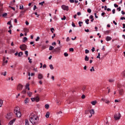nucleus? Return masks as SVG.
Here are the masks:
<instances>
[{
    "label": "nucleus",
    "instance_id": "c9c22d12",
    "mask_svg": "<svg viewBox=\"0 0 125 125\" xmlns=\"http://www.w3.org/2000/svg\"><path fill=\"white\" fill-rule=\"evenodd\" d=\"M89 21V20H88V19H86L85 20V23H86V24H87V25H88V24H89V23L88 22Z\"/></svg>",
    "mask_w": 125,
    "mask_h": 125
},
{
    "label": "nucleus",
    "instance_id": "ddd939ff",
    "mask_svg": "<svg viewBox=\"0 0 125 125\" xmlns=\"http://www.w3.org/2000/svg\"><path fill=\"white\" fill-rule=\"evenodd\" d=\"M35 100L36 102H39L40 101V97L37 96L35 98Z\"/></svg>",
    "mask_w": 125,
    "mask_h": 125
},
{
    "label": "nucleus",
    "instance_id": "c03bdc74",
    "mask_svg": "<svg viewBox=\"0 0 125 125\" xmlns=\"http://www.w3.org/2000/svg\"><path fill=\"white\" fill-rule=\"evenodd\" d=\"M40 41V37L38 36L36 39V42H39Z\"/></svg>",
    "mask_w": 125,
    "mask_h": 125
},
{
    "label": "nucleus",
    "instance_id": "79ce46f5",
    "mask_svg": "<svg viewBox=\"0 0 125 125\" xmlns=\"http://www.w3.org/2000/svg\"><path fill=\"white\" fill-rule=\"evenodd\" d=\"M85 53L87 54V53H89V50H87V49H85Z\"/></svg>",
    "mask_w": 125,
    "mask_h": 125
},
{
    "label": "nucleus",
    "instance_id": "aec40b11",
    "mask_svg": "<svg viewBox=\"0 0 125 125\" xmlns=\"http://www.w3.org/2000/svg\"><path fill=\"white\" fill-rule=\"evenodd\" d=\"M90 72H94L95 69H94V67L92 66L91 68L90 69Z\"/></svg>",
    "mask_w": 125,
    "mask_h": 125
},
{
    "label": "nucleus",
    "instance_id": "4468645a",
    "mask_svg": "<svg viewBox=\"0 0 125 125\" xmlns=\"http://www.w3.org/2000/svg\"><path fill=\"white\" fill-rule=\"evenodd\" d=\"M119 94H120V95H123V94H124V90L123 89H120L119 90Z\"/></svg>",
    "mask_w": 125,
    "mask_h": 125
},
{
    "label": "nucleus",
    "instance_id": "9d476101",
    "mask_svg": "<svg viewBox=\"0 0 125 125\" xmlns=\"http://www.w3.org/2000/svg\"><path fill=\"white\" fill-rule=\"evenodd\" d=\"M89 112L91 115L89 116V118H91L92 117V115H94V109H91Z\"/></svg>",
    "mask_w": 125,
    "mask_h": 125
},
{
    "label": "nucleus",
    "instance_id": "2f4dec72",
    "mask_svg": "<svg viewBox=\"0 0 125 125\" xmlns=\"http://www.w3.org/2000/svg\"><path fill=\"white\" fill-rule=\"evenodd\" d=\"M83 21H79L78 24L79 25V27H82V24H83Z\"/></svg>",
    "mask_w": 125,
    "mask_h": 125
},
{
    "label": "nucleus",
    "instance_id": "0eeeda50",
    "mask_svg": "<svg viewBox=\"0 0 125 125\" xmlns=\"http://www.w3.org/2000/svg\"><path fill=\"white\" fill-rule=\"evenodd\" d=\"M37 78L38 80H42L43 79V75L42 73H38Z\"/></svg>",
    "mask_w": 125,
    "mask_h": 125
},
{
    "label": "nucleus",
    "instance_id": "c756f323",
    "mask_svg": "<svg viewBox=\"0 0 125 125\" xmlns=\"http://www.w3.org/2000/svg\"><path fill=\"white\" fill-rule=\"evenodd\" d=\"M108 82L109 83H114V82H115V80L114 79H109L108 80Z\"/></svg>",
    "mask_w": 125,
    "mask_h": 125
},
{
    "label": "nucleus",
    "instance_id": "09e8293b",
    "mask_svg": "<svg viewBox=\"0 0 125 125\" xmlns=\"http://www.w3.org/2000/svg\"><path fill=\"white\" fill-rule=\"evenodd\" d=\"M24 32H29V29H28V28H24Z\"/></svg>",
    "mask_w": 125,
    "mask_h": 125
},
{
    "label": "nucleus",
    "instance_id": "c85d7f7f",
    "mask_svg": "<svg viewBox=\"0 0 125 125\" xmlns=\"http://www.w3.org/2000/svg\"><path fill=\"white\" fill-rule=\"evenodd\" d=\"M86 89V86H83L82 87V90L83 91H84V90H85V89Z\"/></svg>",
    "mask_w": 125,
    "mask_h": 125
},
{
    "label": "nucleus",
    "instance_id": "1a4fd4ad",
    "mask_svg": "<svg viewBox=\"0 0 125 125\" xmlns=\"http://www.w3.org/2000/svg\"><path fill=\"white\" fill-rule=\"evenodd\" d=\"M101 100H102V101H104V102H105V103H106V104H109V103H110V101H109L107 99L102 98L101 99Z\"/></svg>",
    "mask_w": 125,
    "mask_h": 125
},
{
    "label": "nucleus",
    "instance_id": "a18cd8bd",
    "mask_svg": "<svg viewBox=\"0 0 125 125\" xmlns=\"http://www.w3.org/2000/svg\"><path fill=\"white\" fill-rule=\"evenodd\" d=\"M69 51L73 52V51H74V48H69Z\"/></svg>",
    "mask_w": 125,
    "mask_h": 125
},
{
    "label": "nucleus",
    "instance_id": "f3484780",
    "mask_svg": "<svg viewBox=\"0 0 125 125\" xmlns=\"http://www.w3.org/2000/svg\"><path fill=\"white\" fill-rule=\"evenodd\" d=\"M49 115H50V113H49V112H47L46 113L45 117L47 118H49Z\"/></svg>",
    "mask_w": 125,
    "mask_h": 125
},
{
    "label": "nucleus",
    "instance_id": "f03ea898",
    "mask_svg": "<svg viewBox=\"0 0 125 125\" xmlns=\"http://www.w3.org/2000/svg\"><path fill=\"white\" fill-rule=\"evenodd\" d=\"M14 114L17 116L18 118L21 117V112H20V108L19 107L17 106L14 109Z\"/></svg>",
    "mask_w": 125,
    "mask_h": 125
},
{
    "label": "nucleus",
    "instance_id": "603ef678",
    "mask_svg": "<svg viewBox=\"0 0 125 125\" xmlns=\"http://www.w3.org/2000/svg\"><path fill=\"white\" fill-rule=\"evenodd\" d=\"M81 97H82V99H84V98H85V95H82Z\"/></svg>",
    "mask_w": 125,
    "mask_h": 125
},
{
    "label": "nucleus",
    "instance_id": "ea45409f",
    "mask_svg": "<svg viewBox=\"0 0 125 125\" xmlns=\"http://www.w3.org/2000/svg\"><path fill=\"white\" fill-rule=\"evenodd\" d=\"M25 54L26 57H28V51H25Z\"/></svg>",
    "mask_w": 125,
    "mask_h": 125
},
{
    "label": "nucleus",
    "instance_id": "4be33fe9",
    "mask_svg": "<svg viewBox=\"0 0 125 125\" xmlns=\"http://www.w3.org/2000/svg\"><path fill=\"white\" fill-rule=\"evenodd\" d=\"M22 55H23V53L22 52L19 53V54H18L19 57H21V56H22Z\"/></svg>",
    "mask_w": 125,
    "mask_h": 125
},
{
    "label": "nucleus",
    "instance_id": "6e6552de",
    "mask_svg": "<svg viewBox=\"0 0 125 125\" xmlns=\"http://www.w3.org/2000/svg\"><path fill=\"white\" fill-rule=\"evenodd\" d=\"M21 89H23V85L19 84L17 86V90H21Z\"/></svg>",
    "mask_w": 125,
    "mask_h": 125
},
{
    "label": "nucleus",
    "instance_id": "6ab92c4d",
    "mask_svg": "<svg viewBox=\"0 0 125 125\" xmlns=\"http://www.w3.org/2000/svg\"><path fill=\"white\" fill-rule=\"evenodd\" d=\"M6 74H7V72L6 71H5L4 72H2L1 73V75H2L3 76H4V77H5V76H6Z\"/></svg>",
    "mask_w": 125,
    "mask_h": 125
},
{
    "label": "nucleus",
    "instance_id": "6e6d98bb",
    "mask_svg": "<svg viewBox=\"0 0 125 125\" xmlns=\"http://www.w3.org/2000/svg\"><path fill=\"white\" fill-rule=\"evenodd\" d=\"M36 9H37V6L35 5L34 6L33 10H36Z\"/></svg>",
    "mask_w": 125,
    "mask_h": 125
},
{
    "label": "nucleus",
    "instance_id": "e433bc0d",
    "mask_svg": "<svg viewBox=\"0 0 125 125\" xmlns=\"http://www.w3.org/2000/svg\"><path fill=\"white\" fill-rule=\"evenodd\" d=\"M28 60H29V62L31 63H32L33 62H32V59H30V57L28 58Z\"/></svg>",
    "mask_w": 125,
    "mask_h": 125
},
{
    "label": "nucleus",
    "instance_id": "a19ab883",
    "mask_svg": "<svg viewBox=\"0 0 125 125\" xmlns=\"http://www.w3.org/2000/svg\"><path fill=\"white\" fill-rule=\"evenodd\" d=\"M88 13H91V9H88L87 10Z\"/></svg>",
    "mask_w": 125,
    "mask_h": 125
},
{
    "label": "nucleus",
    "instance_id": "423d86ee",
    "mask_svg": "<svg viewBox=\"0 0 125 125\" xmlns=\"http://www.w3.org/2000/svg\"><path fill=\"white\" fill-rule=\"evenodd\" d=\"M62 8L63 10H66V11H68V10H69V6H66L65 5H62Z\"/></svg>",
    "mask_w": 125,
    "mask_h": 125
},
{
    "label": "nucleus",
    "instance_id": "69168bd1",
    "mask_svg": "<svg viewBox=\"0 0 125 125\" xmlns=\"http://www.w3.org/2000/svg\"><path fill=\"white\" fill-rule=\"evenodd\" d=\"M52 45H56V42H54L52 43Z\"/></svg>",
    "mask_w": 125,
    "mask_h": 125
},
{
    "label": "nucleus",
    "instance_id": "4c0bfd02",
    "mask_svg": "<svg viewBox=\"0 0 125 125\" xmlns=\"http://www.w3.org/2000/svg\"><path fill=\"white\" fill-rule=\"evenodd\" d=\"M46 48V46L45 45H42V49H45Z\"/></svg>",
    "mask_w": 125,
    "mask_h": 125
},
{
    "label": "nucleus",
    "instance_id": "473e14b6",
    "mask_svg": "<svg viewBox=\"0 0 125 125\" xmlns=\"http://www.w3.org/2000/svg\"><path fill=\"white\" fill-rule=\"evenodd\" d=\"M6 16H7V13H4V14H2L3 17H6Z\"/></svg>",
    "mask_w": 125,
    "mask_h": 125
},
{
    "label": "nucleus",
    "instance_id": "774afa93",
    "mask_svg": "<svg viewBox=\"0 0 125 125\" xmlns=\"http://www.w3.org/2000/svg\"><path fill=\"white\" fill-rule=\"evenodd\" d=\"M90 19H93V16L92 15L90 16Z\"/></svg>",
    "mask_w": 125,
    "mask_h": 125
},
{
    "label": "nucleus",
    "instance_id": "3c124183",
    "mask_svg": "<svg viewBox=\"0 0 125 125\" xmlns=\"http://www.w3.org/2000/svg\"><path fill=\"white\" fill-rule=\"evenodd\" d=\"M23 8L24 6L23 5H21H21L20 6V9H23Z\"/></svg>",
    "mask_w": 125,
    "mask_h": 125
},
{
    "label": "nucleus",
    "instance_id": "393cba45",
    "mask_svg": "<svg viewBox=\"0 0 125 125\" xmlns=\"http://www.w3.org/2000/svg\"><path fill=\"white\" fill-rule=\"evenodd\" d=\"M3 104V102L2 101V100L0 99V107H1Z\"/></svg>",
    "mask_w": 125,
    "mask_h": 125
},
{
    "label": "nucleus",
    "instance_id": "5fc2aeb1",
    "mask_svg": "<svg viewBox=\"0 0 125 125\" xmlns=\"http://www.w3.org/2000/svg\"><path fill=\"white\" fill-rule=\"evenodd\" d=\"M56 103H57V105H59V104H59V101H58V100L56 99Z\"/></svg>",
    "mask_w": 125,
    "mask_h": 125
},
{
    "label": "nucleus",
    "instance_id": "a878e982",
    "mask_svg": "<svg viewBox=\"0 0 125 125\" xmlns=\"http://www.w3.org/2000/svg\"><path fill=\"white\" fill-rule=\"evenodd\" d=\"M5 61V57H3V63H2V65L4 66L5 65V64H4V62Z\"/></svg>",
    "mask_w": 125,
    "mask_h": 125
},
{
    "label": "nucleus",
    "instance_id": "864d4df0",
    "mask_svg": "<svg viewBox=\"0 0 125 125\" xmlns=\"http://www.w3.org/2000/svg\"><path fill=\"white\" fill-rule=\"evenodd\" d=\"M53 31H54V28H51V32L52 33H54Z\"/></svg>",
    "mask_w": 125,
    "mask_h": 125
},
{
    "label": "nucleus",
    "instance_id": "9b49d317",
    "mask_svg": "<svg viewBox=\"0 0 125 125\" xmlns=\"http://www.w3.org/2000/svg\"><path fill=\"white\" fill-rule=\"evenodd\" d=\"M61 49V48H60V47H57L54 50V52H58Z\"/></svg>",
    "mask_w": 125,
    "mask_h": 125
},
{
    "label": "nucleus",
    "instance_id": "72a5a7b5",
    "mask_svg": "<svg viewBox=\"0 0 125 125\" xmlns=\"http://www.w3.org/2000/svg\"><path fill=\"white\" fill-rule=\"evenodd\" d=\"M62 114V111H60L58 112H57V115H60V114Z\"/></svg>",
    "mask_w": 125,
    "mask_h": 125
},
{
    "label": "nucleus",
    "instance_id": "a211bd4d",
    "mask_svg": "<svg viewBox=\"0 0 125 125\" xmlns=\"http://www.w3.org/2000/svg\"><path fill=\"white\" fill-rule=\"evenodd\" d=\"M27 94L29 96V97H31V96H32L33 93L31 92H27Z\"/></svg>",
    "mask_w": 125,
    "mask_h": 125
},
{
    "label": "nucleus",
    "instance_id": "37998d69",
    "mask_svg": "<svg viewBox=\"0 0 125 125\" xmlns=\"http://www.w3.org/2000/svg\"><path fill=\"white\" fill-rule=\"evenodd\" d=\"M85 114L86 115H87V114H89V110H85Z\"/></svg>",
    "mask_w": 125,
    "mask_h": 125
},
{
    "label": "nucleus",
    "instance_id": "0e129e2a",
    "mask_svg": "<svg viewBox=\"0 0 125 125\" xmlns=\"http://www.w3.org/2000/svg\"><path fill=\"white\" fill-rule=\"evenodd\" d=\"M33 70H34V71H35V72H38V69L37 68H34Z\"/></svg>",
    "mask_w": 125,
    "mask_h": 125
},
{
    "label": "nucleus",
    "instance_id": "cd10ccee",
    "mask_svg": "<svg viewBox=\"0 0 125 125\" xmlns=\"http://www.w3.org/2000/svg\"><path fill=\"white\" fill-rule=\"evenodd\" d=\"M49 67L51 70H53V69H54V67H53V65L52 64H50Z\"/></svg>",
    "mask_w": 125,
    "mask_h": 125
},
{
    "label": "nucleus",
    "instance_id": "bf43d9fd",
    "mask_svg": "<svg viewBox=\"0 0 125 125\" xmlns=\"http://www.w3.org/2000/svg\"><path fill=\"white\" fill-rule=\"evenodd\" d=\"M35 15H36L37 17H39V16H40V15H38V13H37V12L35 13Z\"/></svg>",
    "mask_w": 125,
    "mask_h": 125
},
{
    "label": "nucleus",
    "instance_id": "7c9ffc66",
    "mask_svg": "<svg viewBox=\"0 0 125 125\" xmlns=\"http://www.w3.org/2000/svg\"><path fill=\"white\" fill-rule=\"evenodd\" d=\"M27 40H28V39L27 38V37H24L23 42H26V41H27Z\"/></svg>",
    "mask_w": 125,
    "mask_h": 125
},
{
    "label": "nucleus",
    "instance_id": "20e7f679",
    "mask_svg": "<svg viewBox=\"0 0 125 125\" xmlns=\"http://www.w3.org/2000/svg\"><path fill=\"white\" fill-rule=\"evenodd\" d=\"M20 48L21 50H26V49H27V45L25 44H23L20 45Z\"/></svg>",
    "mask_w": 125,
    "mask_h": 125
},
{
    "label": "nucleus",
    "instance_id": "f704fd0d",
    "mask_svg": "<svg viewBox=\"0 0 125 125\" xmlns=\"http://www.w3.org/2000/svg\"><path fill=\"white\" fill-rule=\"evenodd\" d=\"M45 109H48L49 108V105L45 104Z\"/></svg>",
    "mask_w": 125,
    "mask_h": 125
},
{
    "label": "nucleus",
    "instance_id": "f8f14e48",
    "mask_svg": "<svg viewBox=\"0 0 125 125\" xmlns=\"http://www.w3.org/2000/svg\"><path fill=\"white\" fill-rule=\"evenodd\" d=\"M29 101H30V100H29V98H26L24 100L25 104H28V103H29Z\"/></svg>",
    "mask_w": 125,
    "mask_h": 125
},
{
    "label": "nucleus",
    "instance_id": "f257e3e1",
    "mask_svg": "<svg viewBox=\"0 0 125 125\" xmlns=\"http://www.w3.org/2000/svg\"><path fill=\"white\" fill-rule=\"evenodd\" d=\"M29 121L32 125H37V123L39 122V117L34 113H31L29 116Z\"/></svg>",
    "mask_w": 125,
    "mask_h": 125
},
{
    "label": "nucleus",
    "instance_id": "39448f33",
    "mask_svg": "<svg viewBox=\"0 0 125 125\" xmlns=\"http://www.w3.org/2000/svg\"><path fill=\"white\" fill-rule=\"evenodd\" d=\"M6 118L7 119V120H10L12 119V113H7L6 116Z\"/></svg>",
    "mask_w": 125,
    "mask_h": 125
},
{
    "label": "nucleus",
    "instance_id": "412c9836",
    "mask_svg": "<svg viewBox=\"0 0 125 125\" xmlns=\"http://www.w3.org/2000/svg\"><path fill=\"white\" fill-rule=\"evenodd\" d=\"M25 125H30V124H29V121L28 120V119L25 120Z\"/></svg>",
    "mask_w": 125,
    "mask_h": 125
},
{
    "label": "nucleus",
    "instance_id": "13d9d810",
    "mask_svg": "<svg viewBox=\"0 0 125 125\" xmlns=\"http://www.w3.org/2000/svg\"><path fill=\"white\" fill-rule=\"evenodd\" d=\"M62 20H66V17L63 16V18H62Z\"/></svg>",
    "mask_w": 125,
    "mask_h": 125
},
{
    "label": "nucleus",
    "instance_id": "4d7b16f0",
    "mask_svg": "<svg viewBox=\"0 0 125 125\" xmlns=\"http://www.w3.org/2000/svg\"><path fill=\"white\" fill-rule=\"evenodd\" d=\"M70 41V38L69 37H67L66 40V42H69Z\"/></svg>",
    "mask_w": 125,
    "mask_h": 125
},
{
    "label": "nucleus",
    "instance_id": "dca6fc26",
    "mask_svg": "<svg viewBox=\"0 0 125 125\" xmlns=\"http://www.w3.org/2000/svg\"><path fill=\"white\" fill-rule=\"evenodd\" d=\"M97 103V102L96 101H94L91 102V104H92V105H96V104Z\"/></svg>",
    "mask_w": 125,
    "mask_h": 125
},
{
    "label": "nucleus",
    "instance_id": "052dcab7",
    "mask_svg": "<svg viewBox=\"0 0 125 125\" xmlns=\"http://www.w3.org/2000/svg\"><path fill=\"white\" fill-rule=\"evenodd\" d=\"M31 101H32V102H34V101H35V98H31Z\"/></svg>",
    "mask_w": 125,
    "mask_h": 125
},
{
    "label": "nucleus",
    "instance_id": "680f3d73",
    "mask_svg": "<svg viewBox=\"0 0 125 125\" xmlns=\"http://www.w3.org/2000/svg\"><path fill=\"white\" fill-rule=\"evenodd\" d=\"M43 3H44V1H42V2H41L39 3V4H40L41 5H42V4H43Z\"/></svg>",
    "mask_w": 125,
    "mask_h": 125
},
{
    "label": "nucleus",
    "instance_id": "bb28decb",
    "mask_svg": "<svg viewBox=\"0 0 125 125\" xmlns=\"http://www.w3.org/2000/svg\"><path fill=\"white\" fill-rule=\"evenodd\" d=\"M14 121L13 120L11 121L8 124V125H13Z\"/></svg>",
    "mask_w": 125,
    "mask_h": 125
},
{
    "label": "nucleus",
    "instance_id": "8fccbe9b",
    "mask_svg": "<svg viewBox=\"0 0 125 125\" xmlns=\"http://www.w3.org/2000/svg\"><path fill=\"white\" fill-rule=\"evenodd\" d=\"M64 55L65 57H67V56H69V54H68V53H64Z\"/></svg>",
    "mask_w": 125,
    "mask_h": 125
},
{
    "label": "nucleus",
    "instance_id": "58836bf2",
    "mask_svg": "<svg viewBox=\"0 0 125 125\" xmlns=\"http://www.w3.org/2000/svg\"><path fill=\"white\" fill-rule=\"evenodd\" d=\"M29 86H30V84L27 83L25 85V88L27 89V88H28V87H29Z\"/></svg>",
    "mask_w": 125,
    "mask_h": 125
},
{
    "label": "nucleus",
    "instance_id": "b1692460",
    "mask_svg": "<svg viewBox=\"0 0 125 125\" xmlns=\"http://www.w3.org/2000/svg\"><path fill=\"white\" fill-rule=\"evenodd\" d=\"M54 49V47L52 46H50L49 47V50H53Z\"/></svg>",
    "mask_w": 125,
    "mask_h": 125
},
{
    "label": "nucleus",
    "instance_id": "338daca9",
    "mask_svg": "<svg viewBox=\"0 0 125 125\" xmlns=\"http://www.w3.org/2000/svg\"><path fill=\"white\" fill-rule=\"evenodd\" d=\"M22 93H23V94H25L26 93V91L25 90H23L22 91Z\"/></svg>",
    "mask_w": 125,
    "mask_h": 125
},
{
    "label": "nucleus",
    "instance_id": "2eb2a0df",
    "mask_svg": "<svg viewBox=\"0 0 125 125\" xmlns=\"http://www.w3.org/2000/svg\"><path fill=\"white\" fill-rule=\"evenodd\" d=\"M111 40H112V38L109 36H107L106 38V41H107V42H109V41H111Z\"/></svg>",
    "mask_w": 125,
    "mask_h": 125
},
{
    "label": "nucleus",
    "instance_id": "49530a36",
    "mask_svg": "<svg viewBox=\"0 0 125 125\" xmlns=\"http://www.w3.org/2000/svg\"><path fill=\"white\" fill-rule=\"evenodd\" d=\"M122 75L123 76V77H125V71L122 73Z\"/></svg>",
    "mask_w": 125,
    "mask_h": 125
},
{
    "label": "nucleus",
    "instance_id": "e2e57ef3",
    "mask_svg": "<svg viewBox=\"0 0 125 125\" xmlns=\"http://www.w3.org/2000/svg\"><path fill=\"white\" fill-rule=\"evenodd\" d=\"M72 27H76V25L74 24V22H72Z\"/></svg>",
    "mask_w": 125,
    "mask_h": 125
},
{
    "label": "nucleus",
    "instance_id": "7ed1b4c3",
    "mask_svg": "<svg viewBox=\"0 0 125 125\" xmlns=\"http://www.w3.org/2000/svg\"><path fill=\"white\" fill-rule=\"evenodd\" d=\"M121 117H122V115H121V113H118V114H115L114 115V118L115 120V121H118V120H120L121 119Z\"/></svg>",
    "mask_w": 125,
    "mask_h": 125
},
{
    "label": "nucleus",
    "instance_id": "de8ad7c7",
    "mask_svg": "<svg viewBox=\"0 0 125 125\" xmlns=\"http://www.w3.org/2000/svg\"><path fill=\"white\" fill-rule=\"evenodd\" d=\"M97 58H99V59H100V53H98V55L97 56Z\"/></svg>",
    "mask_w": 125,
    "mask_h": 125
},
{
    "label": "nucleus",
    "instance_id": "5701e85b",
    "mask_svg": "<svg viewBox=\"0 0 125 125\" xmlns=\"http://www.w3.org/2000/svg\"><path fill=\"white\" fill-rule=\"evenodd\" d=\"M88 60H89V58H88L87 56H85V61H88Z\"/></svg>",
    "mask_w": 125,
    "mask_h": 125
}]
</instances>
